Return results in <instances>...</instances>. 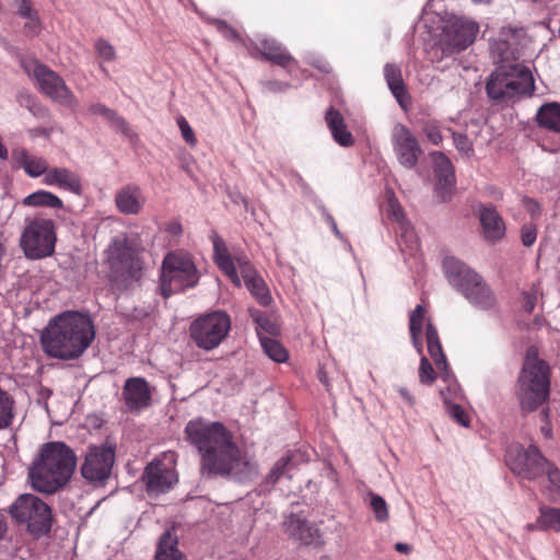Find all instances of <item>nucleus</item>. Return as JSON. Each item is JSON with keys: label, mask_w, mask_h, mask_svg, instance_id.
<instances>
[{"label": "nucleus", "mask_w": 560, "mask_h": 560, "mask_svg": "<svg viewBox=\"0 0 560 560\" xmlns=\"http://www.w3.org/2000/svg\"><path fill=\"white\" fill-rule=\"evenodd\" d=\"M291 464L290 457H281L273 465L269 475L267 476V482L273 485L276 483L283 475L289 472V466Z\"/></svg>", "instance_id": "nucleus-43"}, {"label": "nucleus", "mask_w": 560, "mask_h": 560, "mask_svg": "<svg viewBox=\"0 0 560 560\" xmlns=\"http://www.w3.org/2000/svg\"><path fill=\"white\" fill-rule=\"evenodd\" d=\"M177 125L184 140L191 147L196 145L197 139L192 128L189 126L187 119L183 116L177 118Z\"/></svg>", "instance_id": "nucleus-46"}, {"label": "nucleus", "mask_w": 560, "mask_h": 560, "mask_svg": "<svg viewBox=\"0 0 560 560\" xmlns=\"http://www.w3.org/2000/svg\"><path fill=\"white\" fill-rule=\"evenodd\" d=\"M537 237L536 228L532 224H526L522 228V243L524 246H532Z\"/></svg>", "instance_id": "nucleus-49"}, {"label": "nucleus", "mask_w": 560, "mask_h": 560, "mask_svg": "<svg viewBox=\"0 0 560 560\" xmlns=\"http://www.w3.org/2000/svg\"><path fill=\"white\" fill-rule=\"evenodd\" d=\"M530 70L523 65L511 63L498 67L487 82V93L494 101H506L534 91Z\"/></svg>", "instance_id": "nucleus-7"}, {"label": "nucleus", "mask_w": 560, "mask_h": 560, "mask_svg": "<svg viewBox=\"0 0 560 560\" xmlns=\"http://www.w3.org/2000/svg\"><path fill=\"white\" fill-rule=\"evenodd\" d=\"M8 532V522L5 515L0 511V540H2Z\"/></svg>", "instance_id": "nucleus-61"}, {"label": "nucleus", "mask_w": 560, "mask_h": 560, "mask_svg": "<svg viewBox=\"0 0 560 560\" xmlns=\"http://www.w3.org/2000/svg\"><path fill=\"white\" fill-rule=\"evenodd\" d=\"M419 378L423 384H432L435 380V372L425 357L420 360Z\"/></svg>", "instance_id": "nucleus-44"}, {"label": "nucleus", "mask_w": 560, "mask_h": 560, "mask_svg": "<svg viewBox=\"0 0 560 560\" xmlns=\"http://www.w3.org/2000/svg\"><path fill=\"white\" fill-rule=\"evenodd\" d=\"M122 397L129 411H139L148 407L151 400L148 382L142 377L128 378L124 385Z\"/></svg>", "instance_id": "nucleus-21"}, {"label": "nucleus", "mask_w": 560, "mask_h": 560, "mask_svg": "<svg viewBox=\"0 0 560 560\" xmlns=\"http://www.w3.org/2000/svg\"><path fill=\"white\" fill-rule=\"evenodd\" d=\"M231 330V318L222 311H215L196 318L189 327L195 345L206 351L218 348Z\"/></svg>", "instance_id": "nucleus-11"}, {"label": "nucleus", "mask_w": 560, "mask_h": 560, "mask_svg": "<svg viewBox=\"0 0 560 560\" xmlns=\"http://www.w3.org/2000/svg\"><path fill=\"white\" fill-rule=\"evenodd\" d=\"M12 154L19 166L32 178L45 177L50 168L44 158L33 155L23 148L15 149Z\"/></svg>", "instance_id": "nucleus-26"}, {"label": "nucleus", "mask_w": 560, "mask_h": 560, "mask_svg": "<svg viewBox=\"0 0 560 560\" xmlns=\"http://www.w3.org/2000/svg\"><path fill=\"white\" fill-rule=\"evenodd\" d=\"M287 533L304 545H316L320 542L319 529L300 515L292 514L285 522Z\"/></svg>", "instance_id": "nucleus-23"}, {"label": "nucleus", "mask_w": 560, "mask_h": 560, "mask_svg": "<svg viewBox=\"0 0 560 560\" xmlns=\"http://www.w3.org/2000/svg\"><path fill=\"white\" fill-rule=\"evenodd\" d=\"M479 24L466 18L451 21L442 35L441 47L445 55H454L467 49L477 38Z\"/></svg>", "instance_id": "nucleus-16"}, {"label": "nucleus", "mask_w": 560, "mask_h": 560, "mask_svg": "<svg viewBox=\"0 0 560 560\" xmlns=\"http://www.w3.org/2000/svg\"><path fill=\"white\" fill-rule=\"evenodd\" d=\"M424 133H425L427 138L429 139V141L435 145L441 143V141L443 139L439 127H436L434 125H428L424 128Z\"/></svg>", "instance_id": "nucleus-50"}, {"label": "nucleus", "mask_w": 560, "mask_h": 560, "mask_svg": "<svg viewBox=\"0 0 560 560\" xmlns=\"http://www.w3.org/2000/svg\"><path fill=\"white\" fill-rule=\"evenodd\" d=\"M398 393L400 394V396L409 404V405H413V398L412 396L409 394L408 389L405 388V387H399L398 388Z\"/></svg>", "instance_id": "nucleus-63"}, {"label": "nucleus", "mask_w": 560, "mask_h": 560, "mask_svg": "<svg viewBox=\"0 0 560 560\" xmlns=\"http://www.w3.org/2000/svg\"><path fill=\"white\" fill-rule=\"evenodd\" d=\"M23 68L35 80L38 90L43 94L69 108L77 107V96L55 71L36 60L23 62Z\"/></svg>", "instance_id": "nucleus-12"}, {"label": "nucleus", "mask_w": 560, "mask_h": 560, "mask_svg": "<svg viewBox=\"0 0 560 560\" xmlns=\"http://www.w3.org/2000/svg\"><path fill=\"white\" fill-rule=\"evenodd\" d=\"M535 304H536V295H533L529 293H524L523 308L526 312L530 313V312H533Z\"/></svg>", "instance_id": "nucleus-57"}, {"label": "nucleus", "mask_w": 560, "mask_h": 560, "mask_svg": "<svg viewBox=\"0 0 560 560\" xmlns=\"http://www.w3.org/2000/svg\"><path fill=\"white\" fill-rule=\"evenodd\" d=\"M199 271L192 257L184 250H173L165 255L160 278L161 294L167 299L172 294L197 285Z\"/></svg>", "instance_id": "nucleus-6"}, {"label": "nucleus", "mask_w": 560, "mask_h": 560, "mask_svg": "<svg viewBox=\"0 0 560 560\" xmlns=\"http://www.w3.org/2000/svg\"><path fill=\"white\" fill-rule=\"evenodd\" d=\"M508 48L509 47L505 39H500L491 45L492 52L498 54L502 61L509 58Z\"/></svg>", "instance_id": "nucleus-51"}, {"label": "nucleus", "mask_w": 560, "mask_h": 560, "mask_svg": "<svg viewBox=\"0 0 560 560\" xmlns=\"http://www.w3.org/2000/svg\"><path fill=\"white\" fill-rule=\"evenodd\" d=\"M384 77L393 95L397 102L404 106L407 90L401 78L400 69L395 65L387 63L384 67Z\"/></svg>", "instance_id": "nucleus-35"}, {"label": "nucleus", "mask_w": 560, "mask_h": 560, "mask_svg": "<svg viewBox=\"0 0 560 560\" xmlns=\"http://www.w3.org/2000/svg\"><path fill=\"white\" fill-rule=\"evenodd\" d=\"M115 206L126 215L139 214L147 203L142 189L136 184H127L115 192Z\"/></svg>", "instance_id": "nucleus-19"}, {"label": "nucleus", "mask_w": 560, "mask_h": 560, "mask_svg": "<svg viewBox=\"0 0 560 560\" xmlns=\"http://www.w3.org/2000/svg\"><path fill=\"white\" fill-rule=\"evenodd\" d=\"M432 160L435 165L436 184L435 194L441 201H447L452 197L455 176L451 161L441 152H433Z\"/></svg>", "instance_id": "nucleus-20"}, {"label": "nucleus", "mask_w": 560, "mask_h": 560, "mask_svg": "<svg viewBox=\"0 0 560 560\" xmlns=\"http://www.w3.org/2000/svg\"><path fill=\"white\" fill-rule=\"evenodd\" d=\"M19 1V14L22 18H32L37 14L32 7L31 0H18Z\"/></svg>", "instance_id": "nucleus-53"}, {"label": "nucleus", "mask_w": 560, "mask_h": 560, "mask_svg": "<svg viewBox=\"0 0 560 560\" xmlns=\"http://www.w3.org/2000/svg\"><path fill=\"white\" fill-rule=\"evenodd\" d=\"M534 119L541 129L560 135V103H544L537 109Z\"/></svg>", "instance_id": "nucleus-28"}, {"label": "nucleus", "mask_w": 560, "mask_h": 560, "mask_svg": "<svg viewBox=\"0 0 560 560\" xmlns=\"http://www.w3.org/2000/svg\"><path fill=\"white\" fill-rule=\"evenodd\" d=\"M548 479V486L546 487V493L549 500L560 502V469L552 463L548 462V465L544 468Z\"/></svg>", "instance_id": "nucleus-38"}, {"label": "nucleus", "mask_w": 560, "mask_h": 560, "mask_svg": "<svg viewBox=\"0 0 560 560\" xmlns=\"http://www.w3.org/2000/svg\"><path fill=\"white\" fill-rule=\"evenodd\" d=\"M176 457L174 452H165L145 467L142 479L149 493L167 492L178 481Z\"/></svg>", "instance_id": "nucleus-14"}, {"label": "nucleus", "mask_w": 560, "mask_h": 560, "mask_svg": "<svg viewBox=\"0 0 560 560\" xmlns=\"http://www.w3.org/2000/svg\"><path fill=\"white\" fill-rule=\"evenodd\" d=\"M395 549L398 552L408 555L410 552V550H411V547L408 544H406V542H397L395 545Z\"/></svg>", "instance_id": "nucleus-64"}, {"label": "nucleus", "mask_w": 560, "mask_h": 560, "mask_svg": "<svg viewBox=\"0 0 560 560\" xmlns=\"http://www.w3.org/2000/svg\"><path fill=\"white\" fill-rule=\"evenodd\" d=\"M425 338L430 357L432 358L436 369L443 374V378L448 382L447 361L443 353L438 331L431 323L427 324Z\"/></svg>", "instance_id": "nucleus-31"}, {"label": "nucleus", "mask_w": 560, "mask_h": 560, "mask_svg": "<svg viewBox=\"0 0 560 560\" xmlns=\"http://www.w3.org/2000/svg\"><path fill=\"white\" fill-rule=\"evenodd\" d=\"M390 139L399 164L408 170L413 168L422 154L417 138L405 125L398 122L393 127Z\"/></svg>", "instance_id": "nucleus-17"}, {"label": "nucleus", "mask_w": 560, "mask_h": 560, "mask_svg": "<svg viewBox=\"0 0 560 560\" xmlns=\"http://www.w3.org/2000/svg\"><path fill=\"white\" fill-rule=\"evenodd\" d=\"M326 124L331 132L334 140L341 147H351L354 143L353 136L348 130L342 115L334 109L329 108L325 117Z\"/></svg>", "instance_id": "nucleus-30"}, {"label": "nucleus", "mask_w": 560, "mask_h": 560, "mask_svg": "<svg viewBox=\"0 0 560 560\" xmlns=\"http://www.w3.org/2000/svg\"><path fill=\"white\" fill-rule=\"evenodd\" d=\"M22 205L25 207H43L50 209L63 208L62 200L55 194L47 190H37L23 198Z\"/></svg>", "instance_id": "nucleus-33"}, {"label": "nucleus", "mask_w": 560, "mask_h": 560, "mask_svg": "<svg viewBox=\"0 0 560 560\" xmlns=\"http://www.w3.org/2000/svg\"><path fill=\"white\" fill-rule=\"evenodd\" d=\"M215 26L218 31L226 38L230 39H237L238 35L237 33L231 28L225 22L223 21H215Z\"/></svg>", "instance_id": "nucleus-52"}, {"label": "nucleus", "mask_w": 560, "mask_h": 560, "mask_svg": "<svg viewBox=\"0 0 560 560\" xmlns=\"http://www.w3.org/2000/svg\"><path fill=\"white\" fill-rule=\"evenodd\" d=\"M12 400L0 389V429L8 427L13 418Z\"/></svg>", "instance_id": "nucleus-42"}, {"label": "nucleus", "mask_w": 560, "mask_h": 560, "mask_svg": "<svg viewBox=\"0 0 560 560\" xmlns=\"http://www.w3.org/2000/svg\"><path fill=\"white\" fill-rule=\"evenodd\" d=\"M9 513L18 523L26 525V530L34 537L46 535L51 528V509L34 494H21L9 506Z\"/></svg>", "instance_id": "nucleus-9"}, {"label": "nucleus", "mask_w": 560, "mask_h": 560, "mask_svg": "<svg viewBox=\"0 0 560 560\" xmlns=\"http://www.w3.org/2000/svg\"><path fill=\"white\" fill-rule=\"evenodd\" d=\"M185 435L201 456V472L247 481L256 475L252 463L233 441V435L221 422L200 418L187 422Z\"/></svg>", "instance_id": "nucleus-1"}, {"label": "nucleus", "mask_w": 560, "mask_h": 560, "mask_svg": "<svg viewBox=\"0 0 560 560\" xmlns=\"http://www.w3.org/2000/svg\"><path fill=\"white\" fill-rule=\"evenodd\" d=\"M95 49L98 56L105 61H112L115 59V48L105 39H97L95 43Z\"/></svg>", "instance_id": "nucleus-45"}, {"label": "nucleus", "mask_w": 560, "mask_h": 560, "mask_svg": "<svg viewBox=\"0 0 560 560\" xmlns=\"http://www.w3.org/2000/svg\"><path fill=\"white\" fill-rule=\"evenodd\" d=\"M325 219L327 221V223L330 225L331 228V231L332 233L339 238V240H343V235L342 233L339 231L338 226H337V223L335 221V219L332 218L331 214L329 213H325Z\"/></svg>", "instance_id": "nucleus-59"}, {"label": "nucleus", "mask_w": 560, "mask_h": 560, "mask_svg": "<svg viewBox=\"0 0 560 560\" xmlns=\"http://www.w3.org/2000/svg\"><path fill=\"white\" fill-rule=\"evenodd\" d=\"M95 339V327L88 314L66 311L51 318L43 330L44 351L61 360L77 359Z\"/></svg>", "instance_id": "nucleus-2"}, {"label": "nucleus", "mask_w": 560, "mask_h": 560, "mask_svg": "<svg viewBox=\"0 0 560 560\" xmlns=\"http://www.w3.org/2000/svg\"><path fill=\"white\" fill-rule=\"evenodd\" d=\"M443 268L448 282L459 290L470 303L481 308L494 305V298L489 287L464 262L446 258Z\"/></svg>", "instance_id": "nucleus-8"}, {"label": "nucleus", "mask_w": 560, "mask_h": 560, "mask_svg": "<svg viewBox=\"0 0 560 560\" xmlns=\"http://www.w3.org/2000/svg\"><path fill=\"white\" fill-rule=\"evenodd\" d=\"M524 202L526 205L527 210L532 213V215H536L539 213L538 203H536L535 201H533L530 199H525Z\"/></svg>", "instance_id": "nucleus-62"}, {"label": "nucleus", "mask_w": 560, "mask_h": 560, "mask_svg": "<svg viewBox=\"0 0 560 560\" xmlns=\"http://www.w3.org/2000/svg\"><path fill=\"white\" fill-rule=\"evenodd\" d=\"M75 467V453L66 443L48 442L34 458L28 479L34 490L52 494L68 483Z\"/></svg>", "instance_id": "nucleus-3"}, {"label": "nucleus", "mask_w": 560, "mask_h": 560, "mask_svg": "<svg viewBox=\"0 0 560 560\" xmlns=\"http://www.w3.org/2000/svg\"><path fill=\"white\" fill-rule=\"evenodd\" d=\"M452 401H457L462 398V390L456 382H450L446 388H443Z\"/></svg>", "instance_id": "nucleus-54"}, {"label": "nucleus", "mask_w": 560, "mask_h": 560, "mask_svg": "<svg viewBox=\"0 0 560 560\" xmlns=\"http://www.w3.org/2000/svg\"><path fill=\"white\" fill-rule=\"evenodd\" d=\"M166 232L173 236H179L183 232L182 224L177 221L170 222L166 225Z\"/></svg>", "instance_id": "nucleus-58"}, {"label": "nucleus", "mask_w": 560, "mask_h": 560, "mask_svg": "<svg viewBox=\"0 0 560 560\" xmlns=\"http://www.w3.org/2000/svg\"><path fill=\"white\" fill-rule=\"evenodd\" d=\"M425 310L422 305H417L410 314L409 330L412 339V343L419 354L422 353L421 334L424 320Z\"/></svg>", "instance_id": "nucleus-37"}, {"label": "nucleus", "mask_w": 560, "mask_h": 560, "mask_svg": "<svg viewBox=\"0 0 560 560\" xmlns=\"http://www.w3.org/2000/svg\"><path fill=\"white\" fill-rule=\"evenodd\" d=\"M479 220L482 228V234L487 241L497 242L505 235L504 221L494 207H481L479 211Z\"/></svg>", "instance_id": "nucleus-25"}, {"label": "nucleus", "mask_w": 560, "mask_h": 560, "mask_svg": "<svg viewBox=\"0 0 560 560\" xmlns=\"http://www.w3.org/2000/svg\"><path fill=\"white\" fill-rule=\"evenodd\" d=\"M453 141L456 147V149L465 154L470 155L472 153V142L469 140V138L464 133H453Z\"/></svg>", "instance_id": "nucleus-47"}, {"label": "nucleus", "mask_w": 560, "mask_h": 560, "mask_svg": "<svg viewBox=\"0 0 560 560\" xmlns=\"http://www.w3.org/2000/svg\"><path fill=\"white\" fill-rule=\"evenodd\" d=\"M505 460L515 475L527 480H535L541 476L549 462L535 445L525 448L518 443L508 447Z\"/></svg>", "instance_id": "nucleus-13"}, {"label": "nucleus", "mask_w": 560, "mask_h": 560, "mask_svg": "<svg viewBox=\"0 0 560 560\" xmlns=\"http://www.w3.org/2000/svg\"><path fill=\"white\" fill-rule=\"evenodd\" d=\"M252 316L258 328L269 334L275 331L276 327L273 323H271V320L266 315L261 314L259 311H252Z\"/></svg>", "instance_id": "nucleus-48"}, {"label": "nucleus", "mask_w": 560, "mask_h": 560, "mask_svg": "<svg viewBox=\"0 0 560 560\" xmlns=\"http://www.w3.org/2000/svg\"><path fill=\"white\" fill-rule=\"evenodd\" d=\"M154 560H188L178 548V538L173 529H167L159 538Z\"/></svg>", "instance_id": "nucleus-29"}, {"label": "nucleus", "mask_w": 560, "mask_h": 560, "mask_svg": "<svg viewBox=\"0 0 560 560\" xmlns=\"http://www.w3.org/2000/svg\"><path fill=\"white\" fill-rule=\"evenodd\" d=\"M365 502L372 509L377 522H386L388 520L389 512L387 503L380 494L368 492Z\"/></svg>", "instance_id": "nucleus-40"}, {"label": "nucleus", "mask_w": 560, "mask_h": 560, "mask_svg": "<svg viewBox=\"0 0 560 560\" xmlns=\"http://www.w3.org/2000/svg\"><path fill=\"white\" fill-rule=\"evenodd\" d=\"M535 527L539 530L560 532V508L541 506Z\"/></svg>", "instance_id": "nucleus-36"}, {"label": "nucleus", "mask_w": 560, "mask_h": 560, "mask_svg": "<svg viewBox=\"0 0 560 560\" xmlns=\"http://www.w3.org/2000/svg\"><path fill=\"white\" fill-rule=\"evenodd\" d=\"M236 262L244 283L253 298L262 306L270 305L272 302L270 291L248 258L246 256H240L236 258Z\"/></svg>", "instance_id": "nucleus-18"}, {"label": "nucleus", "mask_w": 560, "mask_h": 560, "mask_svg": "<svg viewBox=\"0 0 560 560\" xmlns=\"http://www.w3.org/2000/svg\"><path fill=\"white\" fill-rule=\"evenodd\" d=\"M115 462V450L110 445H91L81 464L82 477L95 486L108 480Z\"/></svg>", "instance_id": "nucleus-15"}, {"label": "nucleus", "mask_w": 560, "mask_h": 560, "mask_svg": "<svg viewBox=\"0 0 560 560\" xmlns=\"http://www.w3.org/2000/svg\"><path fill=\"white\" fill-rule=\"evenodd\" d=\"M25 19L27 20V22L25 23V30H27V32H30L33 35L37 34L40 28V23L37 14L33 15L32 18Z\"/></svg>", "instance_id": "nucleus-56"}, {"label": "nucleus", "mask_w": 560, "mask_h": 560, "mask_svg": "<svg viewBox=\"0 0 560 560\" xmlns=\"http://www.w3.org/2000/svg\"><path fill=\"white\" fill-rule=\"evenodd\" d=\"M51 133V129H47V128H43V127H38V128H33L30 130V135L31 137L35 138V137H45V138H48Z\"/></svg>", "instance_id": "nucleus-60"}, {"label": "nucleus", "mask_w": 560, "mask_h": 560, "mask_svg": "<svg viewBox=\"0 0 560 560\" xmlns=\"http://www.w3.org/2000/svg\"><path fill=\"white\" fill-rule=\"evenodd\" d=\"M43 183L75 196L82 195L83 191L81 176L67 167H50L46 176L43 177Z\"/></svg>", "instance_id": "nucleus-22"}, {"label": "nucleus", "mask_w": 560, "mask_h": 560, "mask_svg": "<svg viewBox=\"0 0 560 560\" xmlns=\"http://www.w3.org/2000/svg\"><path fill=\"white\" fill-rule=\"evenodd\" d=\"M109 281L117 290H127L141 278L142 261L126 238H115L105 250Z\"/></svg>", "instance_id": "nucleus-5"}, {"label": "nucleus", "mask_w": 560, "mask_h": 560, "mask_svg": "<svg viewBox=\"0 0 560 560\" xmlns=\"http://www.w3.org/2000/svg\"><path fill=\"white\" fill-rule=\"evenodd\" d=\"M260 51L267 60L285 69L296 65L295 59L276 39L264 38L260 40Z\"/></svg>", "instance_id": "nucleus-27"}, {"label": "nucleus", "mask_w": 560, "mask_h": 560, "mask_svg": "<svg viewBox=\"0 0 560 560\" xmlns=\"http://www.w3.org/2000/svg\"><path fill=\"white\" fill-rule=\"evenodd\" d=\"M387 213L392 219H394L399 224V228L401 230V240H405L406 246L410 247L411 249L417 248L415 233L409 228L408 222L405 220L402 208L393 192L388 197Z\"/></svg>", "instance_id": "nucleus-32"}, {"label": "nucleus", "mask_w": 560, "mask_h": 560, "mask_svg": "<svg viewBox=\"0 0 560 560\" xmlns=\"http://www.w3.org/2000/svg\"><path fill=\"white\" fill-rule=\"evenodd\" d=\"M291 175V179L294 184H296L302 190L303 192L305 194H308L311 192V187L308 186V184L304 180V178L302 177V175L295 171H292L290 173Z\"/></svg>", "instance_id": "nucleus-55"}, {"label": "nucleus", "mask_w": 560, "mask_h": 560, "mask_svg": "<svg viewBox=\"0 0 560 560\" xmlns=\"http://www.w3.org/2000/svg\"><path fill=\"white\" fill-rule=\"evenodd\" d=\"M57 241L55 223L50 219L35 218L24 228L20 246L28 259H43L55 253Z\"/></svg>", "instance_id": "nucleus-10"}, {"label": "nucleus", "mask_w": 560, "mask_h": 560, "mask_svg": "<svg viewBox=\"0 0 560 560\" xmlns=\"http://www.w3.org/2000/svg\"><path fill=\"white\" fill-rule=\"evenodd\" d=\"M259 334L260 345L264 349V352L275 362L282 363L285 362L289 358L288 351L283 348V346L276 339L264 337Z\"/></svg>", "instance_id": "nucleus-39"}, {"label": "nucleus", "mask_w": 560, "mask_h": 560, "mask_svg": "<svg viewBox=\"0 0 560 560\" xmlns=\"http://www.w3.org/2000/svg\"><path fill=\"white\" fill-rule=\"evenodd\" d=\"M441 396L443 397L450 417H452L459 424L467 427L469 420L465 410L456 401H452V399L447 397L444 389H441Z\"/></svg>", "instance_id": "nucleus-41"}, {"label": "nucleus", "mask_w": 560, "mask_h": 560, "mask_svg": "<svg viewBox=\"0 0 560 560\" xmlns=\"http://www.w3.org/2000/svg\"><path fill=\"white\" fill-rule=\"evenodd\" d=\"M549 366L538 358V350L529 347L518 377V398L524 410H534L549 395Z\"/></svg>", "instance_id": "nucleus-4"}, {"label": "nucleus", "mask_w": 560, "mask_h": 560, "mask_svg": "<svg viewBox=\"0 0 560 560\" xmlns=\"http://www.w3.org/2000/svg\"><path fill=\"white\" fill-rule=\"evenodd\" d=\"M89 110L94 115L102 116L106 121H108L115 130L129 136L131 130L126 122V120L120 117L114 109L105 106L102 103L91 104Z\"/></svg>", "instance_id": "nucleus-34"}, {"label": "nucleus", "mask_w": 560, "mask_h": 560, "mask_svg": "<svg viewBox=\"0 0 560 560\" xmlns=\"http://www.w3.org/2000/svg\"><path fill=\"white\" fill-rule=\"evenodd\" d=\"M213 243V259L218 267L231 279V281L236 285L241 287L242 281L238 277V268L235 258L233 259L224 244V241L217 234L212 236ZM241 255H238L240 257Z\"/></svg>", "instance_id": "nucleus-24"}]
</instances>
